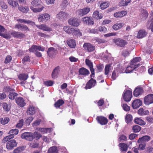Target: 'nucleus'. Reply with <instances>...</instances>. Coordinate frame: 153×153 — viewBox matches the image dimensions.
I'll return each mask as SVG.
<instances>
[{
	"mask_svg": "<svg viewBox=\"0 0 153 153\" xmlns=\"http://www.w3.org/2000/svg\"><path fill=\"white\" fill-rule=\"evenodd\" d=\"M32 6L30 8L34 12L37 13L41 11L44 8L42 5V3L39 0H34L31 3Z\"/></svg>",
	"mask_w": 153,
	"mask_h": 153,
	"instance_id": "nucleus-1",
	"label": "nucleus"
},
{
	"mask_svg": "<svg viewBox=\"0 0 153 153\" xmlns=\"http://www.w3.org/2000/svg\"><path fill=\"white\" fill-rule=\"evenodd\" d=\"M42 134H38V135L36 136V140L30 143L29 147L32 149L38 148L39 147V143L38 140L42 137Z\"/></svg>",
	"mask_w": 153,
	"mask_h": 153,
	"instance_id": "nucleus-2",
	"label": "nucleus"
},
{
	"mask_svg": "<svg viewBox=\"0 0 153 153\" xmlns=\"http://www.w3.org/2000/svg\"><path fill=\"white\" fill-rule=\"evenodd\" d=\"M114 42L117 47L121 48L124 47L127 44L126 41L120 38L114 39Z\"/></svg>",
	"mask_w": 153,
	"mask_h": 153,
	"instance_id": "nucleus-3",
	"label": "nucleus"
},
{
	"mask_svg": "<svg viewBox=\"0 0 153 153\" xmlns=\"http://www.w3.org/2000/svg\"><path fill=\"white\" fill-rule=\"evenodd\" d=\"M50 18V15L47 13H45L39 15L38 17V19L39 22L44 23L46 22Z\"/></svg>",
	"mask_w": 153,
	"mask_h": 153,
	"instance_id": "nucleus-4",
	"label": "nucleus"
},
{
	"mask_svg": "<svg viewBox=\"0 0 153 153\" xmlns=\"http://www.w3.org/2000/svg\"><path fill=\"white\" fill-rule=\"evenodd\" d=\"M90 11L89 7H85L83 9H80L77 10L76 14L80 16H83L88 13Z\"/></svg>",
	"mask_w": 153,
	"mask_h": 153,
	"instance_id": "nucleus-5",
	"label": "nucleus"
},
{
	"mask_svg": "<svg viewBox=\"0 0 153 153\" xmlns=\"http://www.w3.org/2000/svg\"><path fill=\"white\" fill-rule=\"evenodd\" d=\"M83 47L85 50L89 52L94 51L95 49L94 46L88 43H85L83 45Z\"/></svg>",
	"mask_w": 153,
	"mask_h": 153,
	"instance_id": "nucleus-6",
	"label": "nucleus"
},
{
	"mask_svg": "<svg viewBox=\"0 0 153 153\" xmlns=\"http://www.w3.org/2000/svg\"><path fill=\"white\" fill-rule=\"evenodd\" d=\"M123 96V99L125 101H129L132 97L131 91L130 90L124 91Z\"/></svg>",
	"mask_w": 153,
	"mask_h": 153,
	"instance_id": "nucleus-7",
	"label": "nucleus"
},
{
	"mask_svg": "<svg viewBox=\"0 0 153 153\" xmlns=\"http://www.w3.org/2000/svg\"><path fill=\"white\" fill-rule=\"evenodd\" d=\"M144 102L146 105L153 103V94H150L146 96L144 98Z\"/></svg>",
	"mask_w": 153,
	"mask_h": 153,
	"instance_id": "nucleus-8",
	"label": "nucleus"
},
{
	"mask_svg": "<svg viewBox=\"0 0 153 153\" xmlns=\"http://www.w3.org/2000/svg\"><path fill=\"white\" fill-rule=\"evenodd\" d=\"M10 34L14 37L21 39L25 37V36L21 32L12 31L10 32Z\"/></svg>",
	"mask_w": 153,
	"mask_h": 153,
	"instance_id": "nucleus-9",
	"label": "nucleus"
},
{
	"mask_svg": "<svg viewBox=\"0 0 153 153\" xmlns=\"http://www.w3.org/2000/svg\"><path fill=\"white\" fill-rule=\"evenodd\" d=\"M17 145V143L15 140H11L7 142L6 148L8 149L11 150L16 146Z\"/></svg>",
	"mask_w": 153,
	"mask_h": 153,
	"instance_id": "nucleus-10",
	"label": "nucleus"
},
{
	"mask_svg": "<svg viewBox=\"0 0 153 153\" xmlns=\"http://www.w3.org/2000/svg\"><path fill=\"white\" fill-rule=\"evenodd\" d=\"M38 135V134H21V137L23 139H25L27 140L32 141L34 139L36 138V136Z\"/></svg>",
	"mask_w": 153,
	"mask_h": 153,
	"instance_id": "nucleus-11",
	"label": "nucleus"
},
{
	"mask_svg": "<svg viewBox=\"0 0 153 153\" xmlns=\"http://www.w3.org/2000/svg\"><path fill=\"white\" fill-rule=\"evenodd\" d=\"M96 120L98 123L102 125H105L108 122V119L105 117L102 116H97Z\"/></svg>",
	"mask_w": 153,
	"mask_h": 153,
	"instance_id": "nucleus-12",
	"label": "nucleus"
},
{
	"mask_svg": "<svg viewBox=\"0 0 153 153\" xmlns=\"http://www.w3.org/2000/svg\"><path fill=\"white\" fill-rule=\"evenodd\" d=\"M15 28L25 32L30 30L29 29L27 26L20 24H16L15 26Z\"/></svg>",
	"mask_w": 153,
	"mask_h": 153,
	"instance_id": "nucleus-13",
	"label": "nucleus"
},
{
	"mask_svg": "<svg viewBox=\"0 0 153 153\" xmlns=\"http://www.w3.org/2000/svg\"><path fill=\"white\" fill-rule=\"evenodd\" d=\"M96 82V80L95 79H94L93 78H91L86 84L85 87V88L86 89L91 88L95 85Z\"/></svg>",
	"mask_w": 153,
	"mask_h": 153,
	"instance_id": "nucleus-14",
	"label": "nucleus"
},
{
	"mask_svg": "<svg viewBox=\"0 0 153 153\" xmlns=\"http://www.w3.org/2000/svg\"><path fill=\"white\" fill-rule=\"evenodd\" d=\"M139 66H140L139 64H132L130 63V66L127 67L125 70V72L126 73H130Z\"/></svg>",
	"mask_w": 153,
	"mask_h": 153,
	"instance_id": "nucleus-15",
	"label": "nucleus"
},
{
	"mask_svg": "<svg viewBox=\"0 0 153 153\" xmlns=\"http://www.w3.org/2000/svg\"><path fill=\"white\" fill-rule=\"evenodd\" d=\"M69 24L72 26L77 27L79 25V20L75 18L70 19L68 21Z\"/></svg>",
	"mask_w": 153,
	"mask_h": 153,
	"instance_id": "nucleus-16",
	"label": "nucleus"
},
{
	"mask_svg": "<svg viewBox=\"0 0 153 153\" xmlns=\"http://www.w3.org/2000/svg\"><path fill=\"white\" fill-rule=\"evenodd\" d=\"M16 102L19 106L23 107L26 104L25 100L22 97H18L15 99Z\"/></svg>",
	"mask_w": 153,
	"mask_h": 153,
	"instance_id": "nucleus-17",
	"label": "nucleus"
},
{
	"mask_svg": "<svg viewBox=\"0 0 153 153\" xmlns=\"http://www.w3.org/2000/svg\"><path fill=\"white\" fill-rule=\"evenodd\" d=\"M142 102L140 100H134L132 104V107L134 109H137L142 105Z\"/></svg>",
	"mask_w": 153,
	"mask_h": 153,
	"instance_id": "nucleus-18",
	"label": "nucleus"
},
{
	"mask_svg": "<svg viewBox=\"0 0 153 153\" xmlns=\"http://www.w3.org/2000/svg\"><path fill=\"white\" fill-rule=\"evenodd\" d=\"M36 26L39 29L45 31H50L51 30V28L46 25L43 24L41 25H36Z\"/></svg>",
	"mask_w": 153,
	"mask_h": 153,
	"instance_id": "nucleus-19",
	"label": "nucleus"
},
{
	"mask_svg": "<svg viewBox=\"0 0 153 153\" xmlns=\"http://www.w3.org/2000/svg\"><path fill=\"white\" fill-rule=\"evenodd\" d=\"M68 16V15L65 12L61 11L57 15V17L62 20L65 19Z\"/></svg>",
	"mask_w": 153,
	"mask_h": 153,
	"instance_id": "nucleus-20",
	"label": "nucleus"
},
{
	"mask_svg": "<svg viewBox=\"0 0 153 153\" xmlns=\"http://www.w3.org/2000/svg\"><path fill=\"white\" fill-rule=\"evenodd\" d=\"M36 130L37 131H40L41 133H50L53 131L52 128H36Z\"/></svg>",
	"mask_w": 153,
	"mask_h": 153,
	"instance_id": "nucleus-21",
	"label": "nucleus"
},
{
	"mask_svg": "<svg viewBox=\"0 0 153 153\" xmlns=\"http://www.w3.org/2000/svg\"><path fill=\"white\" fill-rule=\"evenodd\" d=\"M79 74L86 76L90 74L89 71L87 69L83 67L80 68L79 71Z\"/></svg>",
	"mask_w": 153,
	"mask_h": 153,
	"instance_id": "nucleus-22",
	"label": "nucleus"
},
{
	"mask_svg": "<svg viewBox=\"0 0 153 153\" xmlns=\"http://www.w3.org/2000/svg\"><path fill=\"white\" fill-rule=\"evenodd\" d=\"M147 34V33L144 30H140L138 32L137 38L141 39L145 37Z\"/></svg>",
	"mask_w": 153,
	"mask_h": 153,
	"instance_id": "nucleus-23",
	"label": "nucleus"
},
{
	"mask_svg": "<svg viewBox=\"0 0 153 153\" xmlns=\"http://www.w3.org/2000/svg\"><path fill=\"white\" fill-rule=\"evenodd\" d=\"M143 91V90L142 88L138 87L136 88L134 91L133 94L134 96L137 97L141 94Z\"/></svg>",
	"mask_w": 153,
	"mask_h": 153,
	"instance_id": "nucleus-24",
	"label": "nucleus"
},
{
	"mask_svg": "<svg viewBox=\"0 0 153 153\" xmlns=\"http://www.w3.org/2000/svg\"><path fill=\"white\" fill-rule=\"evenodd\" d=\"M59 66L56 67L53 71L52 76L53 78H55L57 77L58 75L59 72Z\"/></svg>",
	"mask_w": 153,
	"mask_h": 153,
	"instance_id": "nucleus-25",
	"label": "nucleus"
},
{
	"mask_svg": "<svg viewBox=\"0 0 153 153\" xmlns=\"http://www.w3.org/2000/svg\"><path fill=\"white\" fill-rule=\"evenodd\" d=\"M67 43L68 46L71 48H75L76 45L75 41L73 39L68 40L67 42Z\"/></svg>",
	"mask_w": 153,
	"mask_h": 153,
	"instance_id": "nucleus-26",
	"label": "nucleus"
},
{
	"mask_svg": "<svg viewBox=\"0 0 153 153\" xmlns=\"http://www.w3.org/2000/svg\"><path fill=\"white\" fill-rule=\"evenodd\" d=\"M125 24L123 23H116L112 26V28L114 30H116L122 28L124 26Z\"/></svg>",
	"mask_w": 153,
	"mask_h": 153,
	"instance_id": "nucleus-27",
	"label": "nucleus"
},
{
	"mask_svg": "<svg viewBox=\"0 0 153 153\" xmlns=\"http://www.w3.org/2000/svg\"><path fill=\"white\" fill-rule=\"evenodd\" d=\"M127 12L125 11H122L120 12H116L114 14V16L116 17H121L126 15Z\"/></svg>",
	"mask_w": 153,
	"mask_h": 153,
	"instance_id": "nucleus-28",
	"label": "nucleus"
},
{
	"mask_svg": "<svg viewBox=\"0 0 153 153\" xmlns=\"http://www.w3.org/2000/svg\"><path fill=\"white\" fill-rule=\"evenodd\" d=\"M93 16L97 19H101L103 17V15L102 13L100 14L98 11H96L94 12Z\"/></svg>",
	"mask_w": 153,
	"mask_h": 153,
	"instance_id": "nucleus-29",
	"label": "nucleus"
},
{
	"mask_svg": "<svg viewBox=\"0 0 153 153\" xmlns=\"http://www.w3.org/2000/svg\"><path fill=\"white\" fill-rule=\"evenodd\" d=\"M119 146L120 147V150L122 151L126 152L128 149V146L125 143H120L119 144Z\"/></svg>",
	"mask_w": 153,
	"mask_h": 153,
	"instance_id": "nucleus-30",
	"label": "nucleus"
},
{
	"mask_svg": "<svg viewBox=\"0 0 153 153\" xmlns=\"http://www.w3.org/2000/svg\"><path fill=\"white\" fill-rule=\"evenodd\" d=\"M7 2L9 4L12 6L13 8H15L19 6V4L17 2L12 0H7Z\"/></svg>",
	"mask_w": 153,
	"mask_h": 153,
	"instance_id": "nucleus-31",
	"label": "nucleus"
},
{
	"mask_svg": "<svg viewBox=\"0 0 153 153\" xmlns=\"http://www.w3.org/2000/svg\"><path fill=\"white\" fill-rule=\"evenodd\" d=\"M134 122L135 123L141 126L146 124L145 122L140 118H136L134 119Z\"/></svg>",
	"mask_w": 153,
	"mask_h": 153,
	"instance_id": "nucleus-32",
	"label": "nucleus"
},
{
	"mask_svg": "<svg viewBox=\"0 0 153 153\" xmlns=\"http://www.w3.org/2000/svg\"><path fill=\"white\" fill-rule=\"evenodd\" d=\"M25 146H20L13 150L14 153H19L23 151L26 148Z\"/></svg>",
	"mask_w": 153,
	"mask_h": 153,
	"instance_id": "nucleus-33",
	"label": "nucleus"
},
{
	"mask_svg": "<svg viewBox=\"0 0 153 153\" xmlns=\"http://www.w3.org/2000/svg\"><path fill=\"white\" fill-rule=\"evenodd\" d=\"M28 114L33 115L35 113V109L33 106H30L27 111Z\"/></svg>",
	"mask_w": 153,
	"mask_h": 153,
	"instance_id": "nucleus-34",
	"label": "nucleus"
},
{
	"mask_svg": "<svg viewBox=\"0 0 153 153\" xmlns=\"http://www.w3.org/2000/svg\"><path fill=\"white\" fill-rule=\"evenodd\" d=\"M150 139V137L147 135H145L142 137L141 138H139L137 141V142L138 143H141L142 141L147 142L149 141Z\"/></svg>",
	"mask_w": 153,
	"mask_h": 153,
	"instance_id": "nucleus-35",
	"label": "nucleus"
},
{
	"mask_svg": "<svg viewBox=\"0 0 153 153\" xmlns=\"http://www.w3.org/2000/svg\"><path fill=\"white\" fill-rule=\"evenodd\" d=\"M64 30L68 34L72 33L74 31V29L73 28H71L68 26H65L64 27Z\"/></svg>",
	"mask_w": 153,
	"mask_h": 153,
	"instance_id": "nucleus-36",
	"label": "nucleus"
},
{
	"mask_svg": "<svg viewBox=\"0 0 153 153\" xmlns=\"http://www.w3.org/2000/svg\"><path fill=\"white\" fill-rule=\"evenodd\" d=\"M64 103V102L63 100L59 99L55 102L54 105L55 107L56 108H59L60 106L62 105Z\"/></svg>",
	"mask_w": 153,
	"mask_h": 153,
	"instance_id": "nucleus-37",
	"label": "nucleus"
},
{
	"mask_svg": "<svg viewBox=\"0 0 153 153\" xmlns=\"http://www.w3.org/2000/svg\"><path fill=\"white\" fill-rule=\"evenodd\" d=\"M28 77V75L25 74H20L18 76L19 79L21 80L25 81L27 79Z\"/></svg>",
	"mask_w": 153,
	"mask_h": 153,
	"instance_id": "nucleus-38",
	"label": "nucleus"
},
{
	"mask_svg": "<svg viewBox=\"0 0 153 153\" xmlns=\"http://www.w3.org/2000/svg\"><path fill=\"white\" fill-rule=\"evenodd\" d=\"M19 10L23 13H27L29 11V8L27 7H23L22 6H20L18 7Z\"/></svg>",
	"mask_w": 153,
	"mask_h": 153,
	"instance_id": "nucleus-39",
	"label": "nucleus"
},
{
	"mask_svg": "<svg viewBox=\"0 0 153 153\" xmlns=\"http://www.w3.org/2000/svg\"><path fill=\"white\" fill-rule=\"evenodd\" d=\"M109 3L108 2H105L102 3L100 5V8L102 10L105 9L109 6Z\"/></svg>",
	"mask_w": 153,
	"mask_h": 153,
	"instance_id": "nucleus-40",
	"label": "nucleus"
},
{
	"mask_svg": "<svg viewBox=\"0 0 153 153\" xmlns=\"http://www.w3.org/2000/svg\"><path fill=\"white\" fill-rule=\"evenodd\" d=\"M85 63L86 65L89 67L90 70L94 69L93 68V64L92 62L89 59H86Z\"/></svg>",
	"mask_w": 153,
	"mask_h": 153,
	"instance_id": "nucleus-41",
	"label": "nucleus"
},
{
	"mask_svg": "<svg viewBox=\"0 0 153 153\" xmlns=\"http://www.w3.org/2000/svg\"><path fill=\"white\" fill-rule=\"evenodd\" d=\"M56 51V50L53 47L50 48L48 49L47 54L50 57L52 56V54Z\"/></svg>",
	"mask_w": 153,
	"mask_h": 153,
	"instance_id": "nucleus-42",
	"label": "nucleus"
},
{
	"mask_svg": "<svg viewBox=\"0 0 153 153\" xmlns=\"http://www.w3.org/2000/svg\"><path fill=\"white\" fill-rule=\"evenodd\" d=\"M18 95V94L15 92H10L8 95L9 98L11 100H14L15 97Z\"/></svg>",
	"mask_w": 153,
	"mask_h": 153,
	"instance_id": "nucleus-43",
	"label": "nucleus"
},
{
	"mask_svg": "<svg viewBox=\"0 0 153 153\" xmlns=\"http://www.w3.org/2000/svg\"><path fill=\"white\" fill-rule=\"evenodd\" d=\"M17 21L20 23H24V24H30L32 23V21L24 19H19L17 20Z\"/></svg>",
	"mask_w": 153,
	"mask_h": 153,
	"instance_id": "nucleus-44",
	"label": "nucleus"
},
{
	"mask_svg": "<svg viewBox=\"0 0 153 153\" xmlns=\"http://www.w3.org/2000/svg\"><path fill=\"white\" fill-rule=\"evenodd\" d=\"M125 119L126 123H130L132 120V117L131 114H127L126 115Z\"/></svg>",
	"mask_w": 153,
	"mask_h": 153,
	"instance_id": "nucleus-45",
	"label": "nucleus"
},
{
	"mask_svg": "<svg viewBox=\"0 0 153 153\" xmlns=\"http://www.w3.org/2000/svg\"><path fill=\"white\" fill-rule=\"evenodd\" d=\"M30 60L29 56H26L22 60V63L23 64L25 65L26 62H30Z\"/></svg>",
	"mask_w": 153,
	"mask_h": 153,
	"instance_id": "nucleus-46",
	"label": "nucleus"
},
{
	"mask_svg": "<svg viewBox=\"0 0 153 153\" xmlns=\"http://www.w3.org/2000/svg\"><path fill=\"white\" fill-rule=\"evenodd\" d=\"M130 2L131 0H122L120 2V4L122 6H126Z\"/></svg>",
	"mask_w": 153,
	"mask_h": 153,
	"instance_id": "nucleus-47",
	"label": "nucleus"
},
{
	"mask_svg": "<svg viewBox=\"0 0 153 153\" xmlns=\"http://www.w3.org/2000/svg\"><path fill=\"white\" fill-rule=\"evenodd\" d=\"M57 149L55 146L51 147L49 149L48 153H57Z\"/></svg>",
	"mask_w": 153,
	"mask_h": 153,
	"instance_id": "nucleus-48",
	"label": "nucleus"
},
{
	"mask_svg": "<svg viewBox=\"0 0 153 153\" xmlns=\"http://www.w3.org/2000/svg\"><path fill=\"white\" fill-rule=\"evenodd\" d=\"M141 127L138 125H135L132 127V130L134 132L137 133L139 132L141 130Z\"/></svg>",
	"mask_w": 153,
	"mask_h": 153,
	"instance_id": "nucleus-49",
	"label": "nucleus"
},
{
	"mask_svg": "<svg viewBox=\"0 0 153 153\" xmlns=\"http://www.w3.org/2000/svg\"><path fill=\"white\" fill-rule=\"evenodd\" d=\"M29 51L30 52H36L37 51V46L35 45H32L29 49Z\"/></svg>",
	"mask_w": 153,
	"mask_h": 153,
	"instance_id": "nucleus-50",
	"label": "nucleus"
},
{
	"mask_svg": "<svg viewBox=\"0 0 153 153\" xmlns=\"http://www.w3.org/2000/svg\"><path fill=\"white\" fill-rule=\"evenodd\" d=\"M9 119L7 117H6L3 119L2 118L1 121V123L3 125H5L9 121Z\"/></svg>",
	"mask_w": 153,
	"mask_h": 153,
	"instance_id": "nucleus-51",
	"label": "nucleus"
},
{
	"mask_svg": "<svg viewBox=\"0 0 153 153\" xmlns=\"http://www.w3.org/2000/svg\"><path fill=\"white\" fill-rule=\"evenodd\" d=\"M111 67V66L110 64L106 65L105 68V75H107L109 73Z\"/></svg>",
	"mask_w": 153,
	"mask_h": 153,
	"instance_id": "nucleus-52",
	"label": "nucleus"
},
{
	"mask_svg": "<svg viewBox=\"0 0 153 153\" xmlns=\"http://www.w3.org/2000/svg\"><path fill=\"white\" fill-rule=\"evenodd\" d=\"M141 60V59L140 57H136L134 58L131 61L130 63L132 64H135L136 62H137Z\"/></svg>",
	"mask_w": 153,
	"mask_h": 153,
	"instance_id": "nucleus-53",
	"label": "nucleus"
},
{
	"mask_svg": "<svg viewBox=\"0 0 153 153\" xmlns=\"http://www.w3.org/2000/svg\"><path fill=\"white\" fill-rule=\"evenodd\" d=\"M12 57L10 55H8L6 56L5 60L4 61V63L5 64H8L10 63L12 60Z\"/></svg>",
	"mask_w": 153,
	"mask_h": 153,
	"instance_id": "nucleus-54",
	"label": "nucleus"
},
{
	"mask_svg": "<svg viewBox=\"0 0 153 153\" xmlns=\"http://www.w3.org/2000/svg\"><path fill=\"white\" fill-rule=\"evenodd\" d=\"M4 91L7 92H13L15 91L14 89L11 88L9 86H7L5 87L4 89Z\"/></svg>",
	"mask_w": 153,
	"mask_h": 153,
	"instance_id": "nucleus-55",
	"label": "nucleus"
},
{
	"mask_svg": "<svg viewBox=\"0 0 153 153\" xmlns=\"http://www.w3.org/2000/svg\"><path fill=\"white\" fill-rule=\"evenodd\" d=\"M33 118L32 117H30L26 119L25 122L27 124V126H28L30 125V123L33 120Z\"/></svg>",
	"mask_w": 153,
	"mask_h": 153,
	"instance_id": "nucleus-56",
	"label": "nucleus"
},
{
	"mask_svg": "<svg viewBox=\"0 0 153 153\" xmlns=\"http://www.w3.org/2000/svg\"><path fill=\"white\" fill-rule=\"evenodd\" d=\"M24 121L22 119L20 120L16 124V127L18 128H21L23 125Z\"/></svg>",
	"mask_w": 153,
	"mask_h": 153,
	"instance_id": "nucleus-57",
	"label": "nucleus"
},
{
	"mask_svg": "<svg viewBox=\"0 0 153 153\" xmlns=\"http://www.w3.org/2000/svg\"><path fill=\"white\" fill-rule=\"evenodd\" d=\"M0 4L1 7L4 9H6L8 7L7 5L4 2L1 1L0 2Z\"/></svg>",
	"mask_w": 153,
	"mask_h": 153,
	"instance_id": "nucleus-58",
	"label": "nucleus"
},
{
	"mask_svg": "<svg viewBox=\"0 0 153 153\" xmlns=\"http://www.w3.org/2000/svg\"><path fill=\"white\" fill-rule=\"evenodd\" d=\"M88 31L91 33L95 34H97L99 33L98 30L95 28L89 29Z\"/></svg>",
	"mask_w": 153,
	"mask_h": 153,
	"instance_id": "nucleus-59",
	"label": "nucleus"
},
{
	"mask_svg": "<svg viewBox=\"0 0 153 153\" xmlns=\"http://www.w3.org/2000/svg\"><path fill=\"white\" fill-rule=\"evenodd\" d=\"M18 133L19 130L17 129H12L8 134H18Z\"/></svg>",
	"mask_w": 153,
	"mask_h": 153,
	"instance_id": "nucleus-60",
	"label": "nucleus"
},
{
	"mask_svg": "<svg viewBox=\"0 0 153 153\" xmlns=\"http://www.w3.org/2000/svg\"><path fill=\"white\" fill-rule=\"evenodd\" d=\"M53 83V82L51 80H49L44 82V84L48 86L52 85Z\"/></svg>",
	"mask_w": 153,
	"mask_h": 153,
	"instance_id": "nucleus-61",
	"label": "nucleus"
},
{
	"mask_svg": "<svg viewBox=\"0 0 153 153\" xmlns=\"http://www.w3.org/2000/svg\"><path fill=\"white\" fill-rule=\"evenodd\" d=\"M129 54V52L126 50H123L122 53V55L124 57H126L128 56Z\"/></svg>",
	"mask_w": 153,
	"mask_h": 153,
	"instance_id": "nucleus-62",
	"label": "nucleus"
},
{
	"mask_svg": "<svg viewBox=\"0 0 153 153\" xmlns=\"http://www.w3.org/2000/svg\"><path fill=\"white\" fill-rule=\"evenodd\" d=\"M123 110L126 111H128L130 110L129 106H128L126 104H123Z\"/></svg>",
	"mask_w": 153,
	"mask_h": 153,
	"instance_id": "nucleus-63",
	"label": "nucleus"
},
{
	"mask_svg": "<svg viewBox=\"0 0 153 153\" xmlns=\"http://www.w3.org/2000/svg\"><path fill=\"white\" fill-rule=\"evenodd\" d=\"M151 16L152 17V18L151 19V21L152 22L149 27V29L151 30L152 32H153V13L152 12L151 13Z\"/></svg>",
	"mask_w": 153,
	"mask_h": 153,
	"instance_id": "nucleus-64",
	"label": "nucleus"
}]
</instances>
